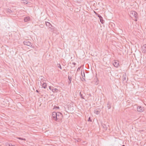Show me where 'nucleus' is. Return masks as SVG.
Wrapping results in <instances>:
<instances>
[{
	"label": "nucleus",
	"instance_id": "1",
	"mask_svg": "<svg viewBox=\"0 0 146 146\" xmlns=\"http://www.w3.org/2000/svg\"><path fill=\"white\" fill-rule=\"evenodd\" d=\"M62 114L60 112L57 113V115L56 117V121H59L62 119Z\"/></svg>",
	"mask_w": 146,
	"mask_h": 146
},
{
	"label": "nucleus",
	"instance_id": "2",
	"mask_svg": "<svg viewBox=\"0 0 146 146\" xmlns=\"http://www.w3.org/2000/svg\"><path fill=\"white\" fill-rule=\"evenodd\" d=\"M38 80L40 82L41 84L45 83L46 82V78L42 76H41L38 78Z\"/></svg>",
	"mask_w": 146,
	"mask_h": 146
},
{
	"label": "nucleus",
	"instance_id": "3",
	"mask_svg": "<svg viewBox=\"0 0 146 146\" xmlns=\"http://www.w3.org/2000/svg\"><path fill=\"white\" fill-rule=\"evenodd\" d=\"M130 16L131 17H134L136 18L137 15V13L134 11H131L130 12Z\"/></svg>",
	"mask_w": 146,
	"mask_h": 146
},
{
	"label": "nucleus",
	"instance_id": "4",
	"mask_svg": "<svg viewBox=\"0 0 146 146\" xmlns=\"http://www.w3.org/2000/svg\"><path fill=\"white\" fill-rule=\"evenodd\" d=\"M57 115V113L55 112H53L52 115V119L56 121V117Z\"/></svg>",
	"mask_w": 146,
	"mask_h": 146
},
{
	"label": "nucleus",
	"instance_id": "5",
	"mask_svg": "<svg viewBox=\"0 0 146 146\" xmlns=\"http://www.w3.org/2000/svg\"><path fill=\"white\" fill-rule=\"evenodd\" d=\"M142 50L143 53L146 52V44H144L142 46Z\"/></svg>",
	"mask_w": 146,
	"mask_h": 146
},
{
	"label": "nucleus",
	"instance_id": "6",
	"mask_svg": "<svg viewBox=\"0 0 146 146\" xmlns=\"http://www.w3.org/2000/svg\"><path fill=\"white\" fill-rule=\"evenodd\" d=\"M113 65L115 67H118L119 66V63L118 61H115Z\"/></svg>",
	"mask_w": 146,
	"mask_h": 146
},
{
	"label": "nucleus",
	"instance_id": "7",
	"mask_svg": "<svg viewBox=\"0 0 146 146\" xmlns=\"http://www.w3.org/2000/svg\"><path fill=\"white\" fill-rule=\"evenodd\" d=\"M45 23L46 26L47 27H49V28L51 29V28L52 27V26L50 24V23L48 22H46Z\"/></svg>",
	"mask_w": 146,
	"mask_h": 146
},
{
	"label": "nucleus",
	"instance_id": "8",
	"mask_svg": "<svg viewBox=\"0 0 146 146\" xmlns=\"http://www.w3.org/2000/svg\"><path fill=\"white\" fill-rule=\"evenodd\" d=\"M24 44L25 45L28 46H30L31 45V43L29 41H24L23 42Z\"/></svg>",
	"mask_w": 146,
	"mask_h": 146
},
{
	"label": "nucleus",
	"instance_id": "9",
	"mask_svg": "<svg viewBox=\"0 0 146 146\" xmlns=\"http://www.w3.org/2000/svg\"><path fill=\"white\" fill-rule=\"evenodd\" d=\"M137 110L139 112H142L143 111V109L142 108L141 106L138 107L137 108Z\"/></svg>",
	"mask_w": 146,
	"mask_h": 146
},
{
	"label": "nucleus",
	"instance_id": "10",
	"mask_svg": "<svg viewBox=\"0 0 146 146\" xmlns=\"http://www.w3.org/2000/svg\"><path fill=\"white\" fill-rule=\"evenodd\" d=\"M98 17L100 19V21L101 23H103V18L100 15H98Z\"/></svg>",
	"mask_w": 146,
	"mask_h": 146
},
{
	"label": "nucleus",
	"instance_id": "11",
	"mask_svg": "<svg viewBox=\"0 0 146 146\" xmlns=\"http://www.w3.org/2000/svg\"><path fill=\"white\" fill-rule=\"evenodd\" d=\"M107 105L108 109H110L111 107V104L108 102H107Z\"/></svg>",
	"mask_w": 146,
	"mask_h": 146
},
{
	"label": "nucleus",
	"instance_id": "12",
	"mask_svg": "<svg viewBox=\"0 0 146 146\" xmlns=\"http://www.w3.org/2000/svg\"><path fill=\"white\" fill-rule=\"evenodd\" d=\"M102 126L105 130H106L108 128V125H106L104 124H102Z\"/></svg>",
	"mask_w": 146,
	"mask_h": 146
},
{
	"label": "nucleus",
	"instance_id": "13",
	"mask_svg": "<svg viewBox=\"0 0 146 146\" xmlns=\"http://www.w3.org/2000/svg\"><path fill=\"white\" fill-rule=\"evenodd\" d=\"M123 80L124 82H126V75L125 74H123L122 76Z\"/></svg>",
	"mask_w": 146,
	"mask_h": 146
},
{
	"label": "nucleus",
	"instance_id": "14",
	"mask_svg": "<svg viewBox=\"0 0 146 146\" xmlns=\"http://www.w3.org/2000/svg\"><path fill=\"white\" fill-rule=\"evenodd\" d=\"M52 91L54 93H56L58 91V90L57 88H53L52 89Z\"/></svg>",
	"mask_w": 146,
	"mask_h": 146
},
{
	"label": "nucleus",
	"instance_id": "15",
	"mask_svg": "<svg viewBox=\"0 0 146 146\" xmlns=\"http://www.w3.org/2000/svg\"><path fill=\"white\" fill-rule=\"evenodd\" d=\"M21 2L25 4H27L28 2V0H21Z\"/></svg>",
	"mask_w": 146,
	"mask_h": 146
},
{
	"label": "nucleus",
	"instance_id": "16",
	"mask_svg": "<svg viewBox=\"0 0 146 146\" xmlns=\"http://www.w3.org/2000/svg\"><path fill=\"white\" fill-rule=\"evenodd\" d=\"M30 20V18L29 17H25L24 19V21L25 22H27Z\"/></svg>",
	"mask_w": 146,
	"mask_h": 146
},
{
	"label": "nucleus",
	"instance_id": "17",
	"mask_svg": "<svg viewBox=\"0 0 146 146\" xmlns=\"http://www.w3.org/2000/svg\"><path fill=\"white\" fill-rule=\"evenodd\" d=\"M41 86L43 88H46L47 87V84L46 83H44V84H41Z\"/></svg>",
	"mask_w": 146,
	"mask_h": 146
},
{
	"label": "nucleus",
	"instance_id": "18",
	"mask_svg": "<svg viewBox=\"0 0 146 146\" xmlns=\"http://www.w3.org/2000/svg\"><path fill=\"white\" fill-rule=\"evenodd\" d=\"M79 95H80V97H81L82 99H84V97L83 96L82 94H81V92H80V93Z\"/></svg>",
	"mask_w": 146,
	"mask_h": 146
},
{
	"label": "nucleus",
	"instance_id": "19",
	"mask_svg": "<svg viewBox=\"0 0 146 146\" xmlns=\"http://www.w3.org/2000/svg\"><path fill=\"white\" fill-rule=\"evenodd\" d=\"M57 66L60 69H62L61 66L60 64H57Z\"/></svg>",
	"mask_w": 146,
	"mask_h": 146
},
{
	"label": "nucleus",
	"instance_id": "20",
	"mask_svg": "<svg viewBox=\"0 0 146 146\" xmlns=\"http://www.w3.org/2000/svg\"><path fill=\"white\" fill-rule=\"evenodd\" d=\"M7 12L9 13H11L12 12V11L9 9H8L7 10Z\"/></svg>",
	"mask_w": 146,
	"mask_h": 146
},
{
	"label": "nucleus",
	"instance_id": "21",
	"mask_svg": "<svg viewBox=\"0 0 146 146\" xmlns=\"http://www.w3.org/2000/svg\"><path fill=\"white\" fill-rule=\"evenodd\" d=\"M68 79H69V83H71V80H72L71 77L70 76H70H69V77H68Z\"/></svg>",
	"mask_w": 146,
	"mask_h": 146
},
{
	"label": "nucleus",
	"instance_id": "22",
	"mask_svg": "<svg viewBox=\"0 0 146 146\" xmlns=\"http://www.w3.org/2000/svg\"><path fill=\"white\" fill-rule=\"evenodd\" d=\"M17 138L20 140H23L24 141L26 140V139H25L22 138L21 137H17Z\"/></svg>",
	"mask_w": 146,
	"mask_h": 146
},
{
	"label": "nucleus",
	"instance_id": "23",
	"mask_svg": "<svg viewBox=\"0 0 146 146\" xmlns=\"http://www.w3.org/2000/svg\"><path fill=\"white\" fill-rule=\"evenodd\" d=\"M6 145L7 146H12V144L11 143H6Z\"/></svg>",
	"mask_w": 146,
	"mask_h": 146
},
{
	"label": "nucleus",
	"instance_id": "24",
	"mask_svg": "<svg viewBox=\"0 0 146 146\" xmlns=\"http://www.w3.org/2000/svg\"><path fill=\"white\" fill-rule=\"evenodd\" d=\"M88 121H92V120H91L90 117H89L88 118Z\"/></svg>",
	"mask_w": 146,
	"mask_h": 146
},
{
	"label": "nucleus",
	"instance_id": "25",
	"mask_svg": "<svg viewBox=\"0 0 146 146\" xmlns=\"http://www.w3.org/2000/svg\"><path fill=\"white\" fill-rule=\"evenodd\" d=\"M76 1L79 2L81 1L82 0H75Z\"/></svg>",
	"mask_w": 146,
	"mask_h": 146
},
{
	"label": "nucleus",
	"instance_id": "26",
	"mask_svg": "<svg viewBox=\"0 0 146 146\" xmlns=\"http://www.w3.org/2000/svg\"><path fill=\"white\" fill-rule=\"evenodd\" d=\"M80 68H81V67H78L77 70V71H79L80 70Z\"/></svg>",
	"mask_w": 146,
	"mask_h": 146
},
{
	"label": "nucleus",
	"instance_id": "27",
	"mask_svg": "<svg viewBox=\"0 0 146 146\" xmlns=\"http://www.w3.org/2000/svg\"><path fill=\"white\" fill-rule=\"evenodd\" d=\"M51 88H52L51 86H49V89L50 90H52V89Z\"/></svg>",
	"mask_w": 146,
	"mask_h": 146
},
{
	"label": "nucleus",
	"instance_id": "28",
	"mask_svg": "<svg viewBox=\"0 0 146 146\" xmlns=\"http://www.w3.org/2000/svg\"><path fill=\"white\" fill-rule=\"evenodd\" d=\"M72 64L74 65H75L76 64L75 62H73Z\"/></svg>",
	"mask_w": 146,
	"mask_h": 146
},
{
	"label": "nucleus",
	"instance_id": "29",
	"mask_svg": "<svg viewBox=\"0 0 146 146\" xmlns=\"http://www.w3.org/2000/svg\"><path fill=\"white\" fill-rule=\"evenodd\" d=\"M36 92H38V90H36Z\"/></svg>",
	"mask_w": 146,
	"mask_h": 146
},
{
	"label": "nucleus",
	"instance_id": "30",
	"mask_svg": "<svg viewBox=\"0 0 146 146\" xmlns=\"http://www.w3.org/2000/svg\"><path fill=\"white\" fill-rule=\"evenodd\" d=\"M122 146H125L124 145H122Z\"/></svg>",
	"mask_w": 146,
	"mask_h": 146
},
{
	"label": "nucleus",
	"instance_id": "31",
	"mask_svg": "<svg viewBox=\"0 0 146 146\" xmlns=\"http://www.w3.org/2000/svg\"><path fill=\"white\" fill-rule=\"evenodd\" d=\"M94 13H96V14H97V13H96L94 11Z\"/></svg>",
	"mask_w": 146,
	"mask_h": 146
},
{
	"label": "nucleus",
	"instance_id": "32",
	"mask_svg": "<svg viewBox=\"0 0 146 146\" xmlns=\"http://www.w3.org/2000/svg\"><path fill=\"white\" fill-rule=\"evenodd\" d=\"M97 113H98V111H97Z\"/></svg>",
	"mask_w": 146,
	"mask_h": 146
},
{
	"label": "nucleus",
	"instance_id": "33",
	"mask_svg": "<svg viewBox=\"0 0 146 146\" xmlns=\"http://www.w3.org/2000/svg\"><path fill=\"white\" fill-rule=\"evenodd\" d=\"M97 113H98V111H97Z\"/></svg>",
	"mask_w": 146,
	"mask_h": 146
},
{
	"label": "nucleus",
	"instance_id": "34",
	"mask_svg": "<svg viewBox=\"0 0 146 146\" xmlns=\"http://www.w3.org/2000/svg\"><path fill=\"white\" fill-rule=\"evenodd\" d=\"M12 146H15L14 145H12Z\"/></svg>",
	"mask_w": 146,
	"mask_h": 146
},
{
	"label": "nucleus",
	"instance_id": "35",
	"mask_svg": "<svg viewBox=\"0 0 146 146\" xmlns=\"http://www.w3.org/2000/svg\"><path fill=\"white\" fill-rule=\"evenodd\" d=\"M145 146H146V144L145 145Z\"/></svg>",
	"mask_w": 146,
	"mask_h": 146
}]
</instances>
